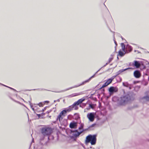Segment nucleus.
I'll use <instances>...</instances> for the list:
<instances>
[{
	"label": "nucleus",
	"mask_w": 149,
	"mask_h": 149,
	"mask_svg": "<svg viewBox=\"0 0 149 149\" xmlns=\"http://www.w3.org/2000/svg\"><path fill=\"white\" fill-rule=\"evenodd\" d=\"M118 103L120 105H124L127 104L128 102L132 99L130 93L122 95L119 98H117Z\"/></svg>",
	"instance_id": "1"
},
{
	"label": "nucleus",
	"mask_w": 149,
	"mask_h": 149,
	"mask_svg": "<svg viewBox=\"0 0 149 149\" xmlns=\"http://www.w3.org/2000/svg\"><path fill=\"white\" fill-rule=\"evenodd\" d=\"M109 63L108 62L107 63L105 64L102 67L100 68L99 70H98L93 76H91L88 79L84 81H83L81 84L78 85H75L73 86L70 87L68 88H67L66 90H65V91H67L68 90L70 89H71L75 88H77L78 87L80 86H81L83 85H84L85 84H86V83L89 82L91 80V79L94 77L96 75V74L97 73L100 71V70L103 68L104 67H105Z\"/></svg>",
	"instance_id": "2"
},
{
	"label": "nucleus",
	"mask_w": 149,
	"mask_h": 149,
	"mask_svg": "<svg viewBox=\"0 0 149 149\" xmlns=\"http://www.w3.org/2000/svg\"><path fill=\"white\" fill-rule=\"evenodd\" d=\"M97 134H89L86 137L85 143L87 145L90 143L91 145H94L96 143Z\"/></svg>",
	"instance_id": "3"
},
{
	"label": "nucleus",
	"mask_w": 149,
	"mask_h": 149,
	"mask_svg": "<svg viewBox=\"0 0 149 149\" xmlns=\"http://www.w3.org/2000/svg\"><path fill=\"white\" fill-rule=\"evenodd\" d=\"M41 133L44 136L49 135L52 132V130L50 127H42L41 129Z\"/></svg>",
	"instance_id": "4"
},
{
	"label": "nucleus",
	"mask_w": 149,
	"mask_h": 149,
	"mask_svg": "<svg viewBox=\"0 0 149 149\" xmlns=\"http://www.w3.org/2000/svg\"><path fill=\"white\" fill-rule=\"evenodd\" d=\"M85 100V99L84 98H82L79 99L77 101L74 102L72 105H71L73 109H74L75 110H77L78 109V106L79 104L82 102L84 101Z\"/></svg>",
	"instance_id": "5"
},
{
	"label": "nucleus",
	"mask_w": 149,
	"mask_h": 149,
	"mask_svg": "<svg viewBox=\"0 0 149 149\" xmlns=\"http://www.w3.org/2000/svg\"><path fill=\"white\" fill-rule=\"evenodd\" d=\"M73 109V108L71 105L69 106L68 108L65 109L64 110L61 111L60 114V115H61V116L64 117L65 116V114L67 112H70Z\"/></svg>",
	"instance_id": "6"
},
{
	"label": "nucleus",
	"mask_w": 149,
	"mask_h": 149,
	"mask_svg": "<svg viewBox=\"0 0 149 149\" xmlns=\"http://www.w3.org/2000/svg\"><path fill=\"white\" fill-rule=\"evenodd\" d=\"M109 93L110 94H112L115 93L117 92L118 91V89L116 87L111 86L108 88Z\"/></svg>",
	"instance_id": "7"
},
{
	"label": "nucleus",
	"mask_w": 149,
	"mask_h": 149,
	"mask_svg": "<svg viewBox=\"0 0 149 149\" xmlns=\"http://www.w3.org/2000/svg\"><path fill=\"white\" fill-rule=\"evenodd\" d=\"M95 114V113L94 112H91L88 113L87 117L90 122H93L94 121Z\"/></svg>",
	"instance_id": "8"
},
{
	"label": "nucleus",
	"mask_w": 149,
	"mask_h": 149,
	"mask_svg": "<svg viewBox=\"0 0 149 149\" xmlns=\"http://www.w3.org/2000/svg\"><path fill=\"white\" fill-rule=\"evenodd\" d=\"M74 132L75 133L73 134V135L72 136H73L75 137H79L80 134H81L80 131H78L77 130H70V133H71Z\"/></svg>",
	"instance_id": "9"
},
{
	"label": "nucleus",
	"mask_w": 149,
	"mask_h": 149,
	"mask_svg": "<svg viewBox=\"0 0 149 149\" xmlns=\"http://www.w3.org/2000/svg\"><path fill=\"white\" fill-rule=\"evenodd\" d=\"M77 122L74 121L71 122L69 124V127L71 129H75L77 128Z\"/></svg>",
	"instance_id": "10"
},
{
	"label": "nucleus",
	"mask_w": 149,
	"mask_h": 149,
	"mask_svg": "<svg viewBox=\"0 0 149 149\" xmlns=\"http://www.w3.org/2000/svg\"><path fill=\"white\" fill-rule=\"evenodd\" d=\"M132 47L129 44H127L126 45L125 51L127 54L132 52Z\"/></svg>",
	"instance_id": "11"
},
{
	"label": "nucleus",
	"mask_w": 149,
	"mask_h": 149,
	"mask_svg": "<svg viewBox=\"0 0 149 149\" xmlns=\"http://www.w3.org/2000/svg\"><path fill=\"white\" fill-rule=\"evenodd\" d=\"M123 85L125 87L128 88L130 90L132 89V85L129 84L127 82H123Z\"/></svg>",
	"instance_id": "12"
},
{
	"label": "nucleus",
	"mask_w": 149,
	"mask_h": 149,
	"mask_svg": "<svg viewBox=\"0 0 149 149\" xmlns=\"http://www.w3.org/2000/svg\"><path fill=\"white\" fill-rule=\"evenodd\" d=\"M134 77L136 78H139L141 76L140 72L139 71L137 70H136L134 72Z\"/></svg>",
	"instance_id": "13"
},
{
	"label": "nucleus",
	"mask_w": 149,
	"mask_h": 149,
	"mask_svg": "<svg viewBox=\"0 0 149 149\" xmlns=\"http://www.w3.org/2000/svg\"><path fill=\"white\" fill-rule=\"evenodd\" d=\"M131 69H132V68L129 67L125 69H122L120 70L116 73V75L117 76L118 75L120 74L122 72L126 70H127Z\"/></svg>",
	"instance_id": "14"
},
{
	"label": "nucleus",
	"mask_w": 149,
	"mask_h": 149,
	"mask_svg": "<svg viewBox=\"0 0 149 149\" xmlns=\"http://www.w3.org/2000/svg\"><path fill=\"white\" fill-rule=\"evenodd\" d=\"M144 74V77L145 78L146 76V77L148 78V81H149V67L146 69Z\"/></svg>",
	"instance_id": "15"
},
{
	"label": "nucleus",
	"mask_w": 149,
	"mask_h": 149,
	"mask_svg": "<svg viewBox=\"0 0 149 149\" xmlns=\"http://www.w3.org/2000/svg\"><path fill=\"white\" fill-rule=\"evenodd\" d=\"M132 65L136 68H138L140 66L139 61L136 60L134 61L132 63Z\"/></svg>",
	"instance_id": "16"
},
{
	"label": "nucleus",
	"mask_w": 149,
	"mask_h": 149,
	"mask_svg": "<svg viewBox=\"0 0 149 149\" xmlns=\"http://www.w3.org/2000/svg\"><path fill=\"white\" fill-rule=\"evenodd\" d=\"M126 54H127V53H126V52H123L122 51L120 50L118 52V56H120L122 57L124 56Z\"/></svg>",
	"instance_id": "17"
},
{
	"label": "nucleus",
	"mask_w": 149,
	"mask_h": 149,
	"mask_svg": "<svg viewBox=\"0 0 149 149\" xmlns=\"http://www.w3.org/2000/svg\"><path fill=\"white\" fill-rule=\"evenodd\" d=\"M74 118L76 120H77L79 119H80V118L79 114L78 113H75L74 114Z\"/></svg>",
	"instance_id": "18"
},
{
	"label": "nucleus",
	"mask_w": 149,
	"mask_h": 149,
	"mask_svg": "<svg viewBox=\"0 0 149 149\" xmlns=\"http://www.w3.org/2000/svg\"><path fill=\"white\" fill-rule=\"evenodd\" d=\"M142 99L145 100L146 101L148 102L149 101V96L146 95L143 97L142 98Z\"/></svg>",
	"instance_id": "19"
},
{
	"label": "nucleus",
	"mask_w": 149,
	"mask_h": 149,
	"mask_svg": "<svg viewBox=\"0 0 149 149\" xmlns=\"http://www.w3.org/2000/svg\"><path fill=\"white\" fill-rule=\"evenodd\" d=\"M89 107L88 108H86V109L87 110H89L91 109H94V107H93L94 104H89Z\"/></svg>",
	"instance_id": "20"
},
{
	"label": "nucleus",
	"mask_w": 149,
	"mask_h": 149,
	"mask_svg": "<svg viewBox=\"0 0 149 149\" xmlns=\"http://www.w3.org/2000/svg\"><path fill=\"white\" fill-rule=\"evenodd\" d=\"M79 124H80L79 127L78 128V129L80 130H82L84 129V124L83 123H81V122L80 121Z\"/></svg>",
	"instance_id": "21"
},
{
	"label": "nucleus",
	"mask_w": 149,
	"mask_h": 149,
	"mask_svg": "<svg viewBox=\"0 0 149 149\" xmlns=\"http://www.w3.org/2000/svg\"><path fill=\"white\" fill-rule=\"evenodd\" d=\"M121 47H122V50L123 52H125V49L126 48V47H125V45L124 44V43H122L121 44Z\"/></svg>",
	"instance_id": "22"
},
{
	"label": "nucleus",
	"mask_w": 149,
	"mask_h": 149,
	"mask_svg": "<svg viewBox=\"0 0 149 149\" xmlns=\"http://www.w3.org/2000/svg\"><path fill=\"white\" fill-rule=\"evenodd\" d=\"M62 116L59 113V114L57 116V118H56V120H59L60 122L63 119V117H62Z\"/></svg>",
	"instance_id": "23"
},
{
	"label": "nucleus",
	"mask_w": 149,
	"mask_h": 149,
	"mask_svg": "<svg viewBox=\"0 0 149 149\" xmlns=\"http://www.w3.org/2000/svg\"><path fill=\"white\" fill-rule=\"evenodd\" d=\"M90 130L89 127L87 128H86V129H83L81 130H80V131L81 132V133L83 132H84V131H88V130Z\"/></svg>",
	"instance_id": "24"
},
{
	"label": "nucleus",
	"mask_w": 149,
	"mask_h": 149,
	"mask_svg": "<svg viewBox=\"0 0 149 149\" xmlns=\"http://www.w3.org/2000/svg\"><path fill=\"white\" fill-rule=\"evenodd\" d=\"M45 113H42L41 114H36V115L39 118H40L41 116H43L45 115Z\"/></svg>",
	"instance_id": "25"
},
{
	"label": "nucleus",
	"mask_w": 149,
	"mask_h": 149,
	"mask_svg": "<svg viewBox=\"0 0 149 149\" xmlns=\"http://www.w3.org/2000/svg\"><path fill=\"white\" fill-rule=\"evenodd\" d=\"M36 90H38L39 91H42L43 90H47L45 89H43V88H38V89H33V90H27V91H31V90H34L35 91Z\"/></svg>",
	"instance_id": "26"
},
{
	"label": "nucleus",
	"mask_w": 149,
	"mask_h": 149,
	"mask_svg": "<svg viewBox=\"0 0 149 149\" xmlns=\"http://www.w3.org/2000/svg\"><path fill=\"white\" fill-rule=\"evenodd\" d=\"M44 137L40 138V142L39 143L40 145L43 146V143H42L41 142L42 141H43L44 140Z\"/></svg>",
	"instance_id": "27"
},
{
	"label": "nucleus",
	"mask_w": 149,
	"mask_h": 149,
	"mask_svg": "<svg viewBox=\"0 0 149 149\" xmlns=\"http://www.w3.org/2000/svg\"><path fill=\"white\" fill-rule=\"evenodd\" d=\"M112 82V81L110 80V78L108 79L107 81L106 82L109 85L111 84Z\"/></svg>",
	"instance_id": "28"
},
{
	"label": "nucleus",
	"mask_w": 149,
	"mask_h": 149,
	"mask_svg": "<svg viewBox=\"0 0 149 149\" xmlns=\"http://www.w3.org/2000/svg\"><path fill=\"white\" fill-rule=\"evenodd\" d=\"M71 138L72 139H73L74 141H76L77 139V137H75L73 136H70Z\"/></svg>",
	"instance_id": "29"
},
{
	"label": "nucleus",
	"mask_w": 149,
	"mask_h": 149,
	"mask_svg": "<svg viewBox=\"0 0 149 149\" xmlns=\"http://www.w3.org/2000/svg\"><path fill=\"white\" fill-rule=\"evenodd\" d=\"M108 85L107 84V83L105 82L102 86V88H104L107 86Z\"/></svg>",
	"instance_id": "30"
},
{
	"label": "nucleus",
	"mask_w": 149,
	"mask_h": 149,
	"mask_svg": "<svg viewBox=\"0 0 149 149\" xmlns=\"http://www.w3.org/2000/svg\"><path fill=\"white\" fill-rule=\"evenodd\" d=\"M116 77V75H114L112 76L111 78H110V79L112 81Z\"/></svg>",
	"instance_id": "31"
},
{
	"label": "nucleus",
	"mask_w": 149,
	"mask_h": 149,
	"mask_svg": "<svg viewBox=\"0 0 149 149\" xmlns=\"http://www.w3.org/2000/svg\"><path fill=\"white\" fill-rule=\"evenodd\" d=\"M96 125V123H94L93 124H92V125H91L89 127V129H90V128H92V127H94Z\"/></svg>",
	"instance_id": "32"
},
{
	"label": "nucleus",
	"mask_w": 149,
	"mask_h": 149,
	"mask_svg": "<svg viewBox=\"0 0 149 149\" xmlns=\"http://www.w3.org/2000/svg\"><path fill=\"white\" fill-rule=\"evenodd\" d=\"M15 102L19 104H21V105H22L23 106H24L25 107V106L24 105V104H22V103H21L20 102H19V101H16V100H13Z\"/></svg>",
	"instance_id": "33"
},
{
	"label": "nucleus",
	"mask_w": 149,
	"mask_h": 149,
	"mask_svg": "<svg viewBox=\"0 0 149 149\" xmlns=\"http://www.w3.org/2000/svg\"><path fill=\"white\" fill-rule=\"evenodd\" d=\"M113 59V57H110V58L108 60V63H109Z\"/></svg>",
	"instance_id": "34"
},
{
	"label": "nucleus",
	"mask_w": 149,
	"mask_h": 149,
	"mask_svg": "<svg viewBox=\"0 0 149 149\" xmlns=\"http://www.w3.org/2000/svg\"><path fill=\"white\" fill-rule=\"evenodd\" d=\"M38 105L40 107H43V104L41 102L39 103V104H38Z\"/></svg>",
	"instance_id": "35"
},
{
	"label": "nucleus",
	"mask_w": 149,
	"mask_h": 149,
	"mask_svg": "<svg viewBox=\"0 0 149 149\" xmlns=\"http://www.w3.org/2000/svg\"><path fill=\"white\" fill-rule=\"evenodd\" d=\"M0 85H2V86H5V87H7V88H9V86H6V85H4V84H1V83H0Z\"/></svg>",
	"instance_id": "36"
},
{
	"label": "nucleus",
	"mask_w": 149,
	"mask_h": 149,
	"mask_svg": "<svg viewBox=\"0 0 149 149\" xmlns=\"http://www.w3.org/2000/svg\"><path fill=\"white\" fill-rule=\"evenodd\" d=\"M29 104H30V107H31V108L33 107V105L32 104V103H31V102L30 101H29Z\"/></svg>",
	"instance_id": "37"
},
{
	"label": "nucleus",
	"mask_w": 149,
	"mask_h": 149,
	"mask_svg": "<svg viewBox=\"0 0 149 149\" xmlns=\"http://www.w3.org/2000/svg\"><path fill=\"white\" fill-rule=\"evenodd\" d=\"M52 111V110H49V111H47V112H46V113H50Z\"/></svg>",
	"instance_id": "38"
},
{
	"label": "nucleus",
	"mask_w": 149,
	"mask_h": 149,
	"mask_svg": "<svg viewBox=\"0 0 149 149\" xmlns=\"http://www.w3.org/2000/svg\"><path fill=\"white\" fill-rule=\"evenodd\" d=\"M47 107H45L43 109H42V111H44L45 110H46V109H47Z\"/></svg>",
	"instance_id": "39"
},
{
	"label": "nucleus",
	"mask_w": 149,
	"mask_h": 149,
	"mask_svg": "<svg viewBox=\"0 0 149 149\" xmlns=\"http://www.w3.org/2000/svg\"><path fill=\"white\" fill-rule=\"evenodd\" d=\"M33 142H34V139L33 138L32 139V142L31 143L30 145V147H31V145L32 144V143H33Z\"/></svg>",
	"instance_id": "40"
},
{
	"label": "nucleus",
	"mask_w": 149,
	"mask_h": 149,
	"mask_svg": "<svg viewBox=\"0 0 149 149\" xmlns=\"http://www.w3.org/2000/svg\"><path fill=\"white\" fill-rule=\"evenodd\" d=\"M114 40V43H115V44L116 45V46H117V44L116 42Z\"/></svg>",
	"instance_id": "41"
},
{
	"label": "nucleus",
	"mask_w": 149,
	"mask_h": 149,
	"mask_svg": "<svg viewBox=\"0 0 149 149\" xmlns=\"http://www.w3.org/2000/svg\"><path fill=\"white\" fill-rule=\"evenodd\" d=\"M31 108L33 110V111H35V109H34V108H33V107L32 108ZM34 113H35V112H34Z\"/></svg>",
	"instance_id": "42"
},
{
	"label": "nucleus",
	"mask_w": 149,
	"mask_h": 149,
	"mask_svg": "<svg viewBox=\"0 0 149 149\" xmlns=\"http://www.w3.org/2000/svg\"><path fill=\"white\" fill-rule=\"evenodd\" d=\"M45 102H47L48 103H49V101H45Z\"/></svg>",
	"instance_id": "43"
},
{
	"label": "nucleus",
	"mask_w": 149,
	"mask_h": 149,
	"mask_svg": "<svg viewBox=\"0 0 149 149\" xmlns=\"http://www.w3.org/2000/svg\"><path fill=\"white\" fill-rule=\"evenodd\" d=\"M60 101V99H58L57 100H56V101H57L58 102H59Z\"/></svg>",
	"instance_id": "44"
},
{
	"label": "nucleus",
	"mask_w": 149,
	"mask_h": 149,
	"mask_svg": "<svg viewBox=\"0 0 149 149\" xmlns=\"http://www.w3.org/2000/svg\"><path fill=\"white\" fill-rule=\"evenodd\" d=\"M118 55H117V59H118V60L119 59V58L118 57Z\"/></svg>",
	"instance_id": "45"
},
{
	"label": "nucleus",
	"mask_w": 149,
	"mask_h": 149,
	"mask_svg": "<svg viewBox=\"0 0 149 149\" xmlns=\"http://www.w3.org/2000/svg\"><path fill=\"white\" fill-rule=\"evenodd\" d=\"M12 90H13V91H16V90L15 89H14V88H13Z\"/></svg>",
	"instance_id": "46"
},
{
	"label": "nucleus",
	"mask_w": 149,
	"mask_h": 149,
	"mask_svg": "<svg viewBox=\"0 0 149 149\" xmlns=\"http://www.w3.org/2000/svg\"><path fill=\"white\" fill-rule=\"evenodd\" d=\"M102 88V86H101V87H100V88H99L98 89L99 90H101V89L102 88Z\"/></svg>",
	"instance_id": "47"
},
{
	"label": "nucleus",
	"mask_w": 149,
	"mask_h": 149,
	"mask_svg": "<svg viewBox=\"0 0 149 149\" xmlns=\"http://www.w3.org/2000/svg\"><path fill=\"white\" fill-rule=\"evenodd\" d=\"M10 88V89H12H12H13V88H11V87H10L9 86V88Z\"/></svg>",
	"instance_id": "48"
},
{
	"label": "nucleus",
	"mask_w": 149,
	"mask_h": 149,
	"mask_svg": "<svg viewBox=\"0 0 149 149\" xmlns=\"http://www.w3.org/2000/svg\"><path fill=\"white\" fill-rule=\"evenodd\" d=\"M121 38H122V40H123L124 39V38H123L122 36H121Z\"/></svg>",
	"instance_id": "49"
},
{
	"label": "nucleus",
	"mask_w": 149,
	"mask_h": 149,
	"mask_svg": "<svg viewBox=\"0 0 149 149\" xmlns=\"http://www.w3.org/2000/svg\"><path fill=\"white\" fill-rule=\"evenodd\" d=\"M122 80V79L121 78H120V81H121Z\"/></svg>",
	"instance_id": "50"
},
{
	"label": "nucleus",
	"mask_w": 149,
	"mask_h": 149,
	"mask_svg": "<svg viewBox=\"0 0 149 149\" xmlns=\"http://www.w3.org/2000/svg\"><path fill=\"white\" fill-rule=\"evenodd\" d=\"M136 81H134V84H136Z\"/></svg>",
	"instance_id": "51"
},
{
	"label": "nucleus",
	"mask_w": 149,
	"mask_h": 149,
	"mask_svg": "<svg viewBox=\"0 0 149 149\" xmlns=\"http://www.w3.org/2000/svg\"><path fill=\"white\" fill-rule=\"evenodd\" d=\"M63 102L64 103H65V100H63Z\"/></svg>",
	"instance_id": "52"
},
{
	"label": "nucleus",
	"mask_w": 149,
	"mask_h": 149,
	"mask_svg": "<svg viewBox=\"0 0 149 149\" xmlns=\"http://www.w3.org/2000/svg\"><path fill=\"white\" fill-rule=\"evenodd\" d=\"M102 91H105L104 89V88H103V89H102Z\"/></svg>",
	"instance_id": "53"
},
{
	"label": "nucleus",
	"mask_w": 149,
	"mask_h": 149,
	"mask_svg": "<svg viewBox=\"0 0 149 149\" xmlns=\"http://www.w3.org/2000/svg\"><path fill=\"white\" fill-rule=\"evenodd\" d=\"M53 123H56V121H54V122H53Z\"/></svg>",
	"instance_id": "54"
},
{
	"label": "nucleus",
	"mask_w": 149,
	"mask_h": 149,
	"mask_svg": "<svg viewBox=\"0 0 149 149\" xmlns=\"http://www.w3.org/2000/svg\"><path fill=\"white\" fill-rule=\"evenodd\" d=\"M115 98H114V97L113 98V99H112V100L113 101H114V99Z\"/></svg>",
	"instance_id": "55"
},
{
	"label": "nucleus",
	"mask_w": 149,
	"mask_h": 149,
	"mask_svg": "<svg viewBox=\"0 0 149 149\" xmlns=\"http://www.w3.org/2000/svg\"><path fill=\"white\" fill-rule=\"evenodd\" d=\"M56 100H54V102H56Z\"/></svg>",
	"instance_id": "56"
},
{
	"label": "nucleus",
	"mask_w": 149,
	"mask_h": 149,
	"mask_svg": "<svg viewBox=\"0 0 149 149\" xmlns=\"http://www.w3.org/2000/svg\"><path fill=\"white\" fill-rule=\"evenodd\" d=\"M69 116H71V115H69L68 116V117H69Z\"/></svg>",
	"instance_id": "57"
},
{
	"label": "nucleus",
	"mask_w": 149,
	"mask_h": 149,
	"mask_svg": "<svg viewBox=\"0 0 149 149\" xmlns=\"http://www.w3.org/2000/svg\"><path fill=\"white\" fill-rule=\"evenodd\" d=\"M22 100H23V101L24 102H25V101L22 98Z\"/></svg>",
	"instance_id": "58"
},
{
	"label": "nucleus",
	"mask_w": 149,
	"mask_h": 149,
	"mask_svg": "<svg viewBox=\"0 0 149 149\" xmlns=\"http://www.w3.org/2000/svg\"><path fill=\"white\" fill-rule=\"evenodd\" d=\"M85 105H86V104H84V106H85Z\"/></svg>",
	"instance_id": "59"
},
{
	"label": "nucleus",
	"mask_w": 149,
	"mask_h": 149,
	"mask_svg": "<svg viewBox=\"0 0 149 149\" xmlns=\"http://www.w3.org/2000/svg\"><path fill=\"white\" fill-rule=\"evenodd\" d=\"M90 148H92V147L91 146H90Z\"/></svg>",
	"instance_id": "60"
},
{
	"label": "nucleus",
	"mask_w": 149,
	"mask_h": 149,
	"mask_svg": "<svg viewBox=\"0 0 149 149\" xmlns=\"http://www.w3.org/2000/svg\"><path fill=\"white\" fill-rule=\"evenodd\" d=\"M136 52V50H134V52Z\"/></svg>",
	"instance_id": "61"
},
{
	"label": "nucleus",
	"mask_w": 149,
	"mask_h": 149,
	"mask_svg": "<svg viewBox=\"0 0 149 149\" xmlns=\"http://www.w3.org/2000/svg\"><path fill=\"white\" fill-rule=\"evenodd\" d=\"M138 52V53H140V52H139L138 51H137Z\"/></svg>",
	"instance_id": "62"
},
{
	"label": "nucleus",
	"mask_w": 149,
	"mask_h": 149,
	"mask_svg": "<svg viewBox=\"0 0 149 149\" xmlns=\"http://www.w3.org/2000/svg\"><path fill=\"white\" fill-rule=\"evenodd\" d=\"M113 56V55H111V56Z\"/></svg>",
	"instance_id": "63"
},
{
	"label": "nucleus",
	"mask_w": 149,
	"mask_h": 149,
	"mask_svg": "<svg viewBox=\"0 0 149 149\" xmlns=\"http://www.w3.org/2000/svg\"><path fill=\"white\" fill-rule=\"evenodd\" d=\"M80 107H81V105H80Z\"/></svg>",
	"instance_id": "64"
}]
</instances>
